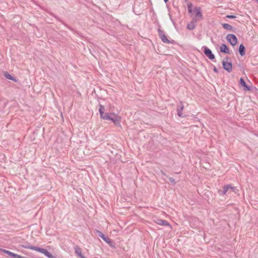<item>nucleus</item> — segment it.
<instances>
[{
    "instance_id": "39448f33",
    "label": "nucleus",
    "mask_w": 258,
    "mask_h": 258,
    "mask_svg": "<svg viewBox=\"0 0 258 258\" xmlns=\"http://www.w3.org/2000/svg\"><path fill=\"white\" fill-rule=\"evenodd\" d=\"M96 233L98 235V236L101 237L104 241H105L107 243H108L109 245H111L112 243V241L109 238L106 237L103 233H102L100 231L98 230H96Z\"/></svg>"
},
{
    "instance_id": "cd10ccee",
    "label": "nucleus",
    "mask_w": 258,
    "mask_h": 258,
    "mask_svg": "<svg viewBox=\"0 0 258 258\" xmlns=\"http://www.w3.org/2000/svg\"><path fill=\"white\" fill-rule=\"evenodd\" d=\"M164 1L165 3H166L168 1V0H164Z\"/></svg>"
},
{
    "instance_id": "4be33fe9",
    "label": "nucleus",
    "mask_w": 258,
    "mask_h": 258,
    "mask_svg": "<svg viewBox=\"0 0 258 258\" xmlns=\"http://www.w3.org/2000/svg\"><path fill=\"white\" fill-rule=\"evenodd\" d=\"M187 9L189 13L191 14L192 12H194V10L192 11V4L191 3L187 5Z\"/></svg>"
},
{
    "instance_id": "412c9836",
    "label": "nucleus",
    "mask_w": 258,
    "mask_h": 258,
    "mask_svg": "<svg viewBox=\"0 0 258 258\" xmlns=\"http://www.w3.org/2000/svg\"><path fill=\"white\" fill-rule=\"evenodd\" d=\"M105 108L102 105H99V112L100 116H102L103 114L104 113Z\"/></svg>"
},
{
    "instance_id": "4468645a",
    "label": "nucleus",
    "mask_w": 258,
    "mask_h": 258,
    "mask_svg": "<svg viewBox=\"0 0 258 258\" xmlns=\"http://www.w3.org/2000/svg\"><path fill=\"white\" fill-rule=\"evenodd\" d=\"M156 223L159 225H163V226H168L169 225V224L168 222L164 220L161 219H157L156 220Z\"/></svg>"
},
{
    "instance_id": "2eb2a0df",
    "label": "nucleus",
    "mask_w": 258,
    "mask_h": 258,
    "mask_svg": "<svg viewBox=\"0 0 258 258\" xmlns=\"http://www.w3.org/2000/svg\"><path fill=\"white\" fill-rule=\"evenodd\" d=\"M238 51L241 56H243L245 54V47L243 44H241L239 46Z\"/></svg>"
},
{
    "instance_id": "6ab92c4d",
    "label": "nucleus",
    "mask_w": 258,
    "mask_h": 258,
    "mask_svg": "<svg viewBox=\"0 0 258 258\" xmlns=\"http://www.w3.org/2000/svg\"><path fill=\"white\" fill-rule=\"evenodd\" d=\"M239 85L243 87V89H245L246 88L248 89L247 88V85L246 83H245V81L242 78H241L239 80Z\"/></svg>"
},
{
    "instance_id": "7ed1b4c3",
    "label": "nucleus",
    "mask_w": 258,
    "mask_h": 258,
    "mask_svg": "<svg viewBox=\"0 0 258 258\" xmlns=\"http://www.w3.org/2000/svg\"><path fill=\"white\" fill-rule=\"evenodd\" d=\"M158 34L159 37L161 39V40L165 43H171L173 44L174 42V40L170 41L169 40L167 36L165 35L164 32L163 30H161L160 28L158 29Z\"/></svg>"
},
{
    "instance_id": "5701e85b",
    "label": "nucleus",
    "mask_w": 258,
    "mask_h": 258,
    "mask_svg": "<svg viewBox=\"0 0 258 258\" xmlns=\"http://www.w3.org/2000/svg\"><path fill=\"white\" fill-rule=\"evenodd\" d=\"M226 18L229 19H235L236 18L235 16L231 15H227L226 16Z\"/></svg>"
},
{
    "instance_id": "20e7f679",
    "label": "nucleus",
    "mask_w": 258,
    "mask_h": 258,
    "mask_svg": "<svg viewBox=\"0 0 258 258\" xmlns=\"http://www.w3.org/2000/svg\"><path fill=\"white\" fill-rule=\"evenodd\" d=\"M226 39L232 46H235L237 43V38L235 35L233 34H228Z\"/></svg>"
},
{
    "instance_id": "9b49d317",
    "label": "nucleus",
    "mask_w": 258,
    "mask_h": 258,
    "mask_svg": "<svg viewBox=\"0 0 258 258\" xmlns=\"http://www.w3.org/2000/svg\"><path fill=\"white\" fill-rule=\"evenodd\" d=\"M220 51L221 52L229 54L230 51L228 46L225 44H222L220 47Z\"/></svg>"
},
{
    "instance_id": "1a4fd4ad",
    "label": "nucleus",
    "mask_w": 258,
    "mask_h": 258,
    "mask_svg": "<svg viewBox=\"0 0 258 258\" xmlns=\"http://www.w3.org/2000/svg\"><path fill=\"white\" fill-rule=\"evenodd\" d=\"M184 106L183 105V103L182 101L179 102V104L177 105V115L179 117H185V115H183L182 111L183 109Z\"/></svg>"
},
{
    "instance_id": "a878e982",
    "label": "nucleus",
    "mask_w": 258,
    "mask_h": 258,
    "mask_svg": "<svg viewBox=\"0 0 258 258\" xmlns=\"http://www.w3.org/2000/svg\"><path fill=\"white\" fill-rule=\"evenodd\" d=\"M169 180L170 181V182L172 183H173V184H174L175 183V180L174 179H173V178L172 177H169Z\"/></svg>"
},
{
    "instance_id": "dca6fc26",
    "label": "nucleus",
    "mask_w": 258,
    "mask_h": 258,
    "mask_svg": "<svg viewBox=\"0 0 258 258\" xmlns=\"http://www.w3.org/2000/svg\"><path fill=\"white\" fill-rule=\"evenodd\" d=\"M112 114H109V113H104L102 116H100V117L103 119L107 120H110L112 116Z\"/></svg>"
},
{
    "instance_id": "6e6552de",
    "label": "nucleus",
    "mask_w": 258,
    "mask_h": 258,
    "mask_svg": "<svg viewBox=\"0 0 258 258\" xmlns=\"http://www.w3.org/2000/svg\"><path fill=\"white\" fill-rule=\"evenodd\" d=\"M112 115L113 116H112L111 119H110V121H111L112 122H113V123L115 125L120 126L121 117L119 116L115 115L114 113H112Z\"/></svg>"
},
{
    "instance_id": "423d86ee",
    "label": "nucleus",
    "mask_w": 258,
    "mask_h": 258,
    "mask_svg": "<svg viewBox=\"0 0 258 258\" xmlns=\"http://www.w3.org/2000/svg\"><path fill=\"white\" fill-rule=\"evenodd\" d=\"M202 48L204 49V54L209 58V59L210 60H213L215 59V56L210 49L207 46H203Z\"/></svg>"
},
{
    "instance_id": "0eeeda50",
    "label": "nucleus",
    "mask_w": 258,
    "mask_h": 258,
    "mask_svg": "<svg viewBox=\"0 0 258 258\" xmlns=\"http://www.w3.org/2000/svg\"><path fill=\"white\" fill-rule=\"evenodd\" d=\"M229 189H231L233 190V191H234L235 189V187L232 186L230 184H227L223 187V190H219L218 192L220 195L224 196L226 194Z\"/></svg>"
},
{
    "instance_id": "ddd939ff",
    "label": "nucleus",
    "mask_w": 258,
    "mask_h": 258,
    "mask_svg": "<svg viewBox=\"0 0 258 258\" xmlns=\"http://www.w3.org/2000/svg\"><path fill=\"white\" fill-rule=\"evenodd\" d=\"M20 246L21 247H23V248H25L30 249H32V250H36V248H37V246H36L30 245L29 243H25V244H22L20 245Z\"/></svg>"
},
{
    "instance_id": "c85d7f7f",
    "label": "nucleus",
    "mask_w": 258,
    "mask_h": 258,
    "mask_svg": "<svg viewBox=\"0 0 258 258\" xmlns=\"http://www.w3.org/2000/svg\"><path fill=\"white\" fill-rule=\"evenodd\" d=\"M257 2H258V0H255Z\"/></svg>"
},
{
    "instance_id": "f257e3e1",
    "label": "nucleus",
    "mask_w": 258,
    "mask_h": 258,
    "mask_svg": "<svg viewBox=\"0 0 258 258\" xmlns=\"http://www.w3.org/2000/svg\"><path fill=\"white\" fill-rule=\"evenodd\" d=\"M194 13H195V16L192 18L191 22L197 25L198 22L203 19L201 8L200 7H196L194 10Z\"/></svg>"
},
{
    "instance_id": "aec40b11",
    "label": "nucleus",
    "mask_w": 258,
    "mask_h": 258,
    "mask_svg": "<svg viewBox=\"0 0 258 258\" xmlns=\"http://www.w3.org/2000/svg\"><path fill=\"white\" fill-rule=\"evenodd\" d=\"M197 25L191 21L187 25V29L191 30L195 29Z\"/></svg>"
},
{
    "instance_id": "a211bd4d",
    "label": "nucleus",
    "mask_w": 258,
    "mask_h": 258,
    "mask_svg": "<svg viewBox=\"0 0 258 258\" xmlns=\"http://www.w3.org/2000/svg\"><path fill=\"white\" fill-rule=\"evenodd\" d=\"M4 76L8 79L13 81L15 82H17L16 79L11 75L8 72H5L4 74Z\"/></svg>"
},
{
    "instance_id": "b1692460",
    "label": "nucleus",
    "mask_w": 258,
    "mask_h": 258,
    "mask_svg": "<svg viewBox=\"0 0 258 258\" xmlns=\"http://www.w3.org/2000/svg\"><path fill=\"white\" fill-rule=\"evenodd\" d=\"M48 258H56L54 255H53L50 252L47 255Z\"/></svg>"
},
{
    "instance_id": "393cba45",
    "label": "nucleus",
    "mask_w": 258,
    "mask_h": 258,
    "mask_svg": "<svg viewBox=\"0 0 258 258\" xmlns=\"http://www.w3.org/2000/svg\"><path fill=\"white\" fill-rule=\"evenodd\" d=\"M247 88H249V89H247V88H246L245 89H243V90L244 91H251V92L253 91L251 87L247 86Z\"/></svg>"
},
{
    "instance_id": "f8f14e48",
    "label": "nucleus",
    "mask_w": 258,
    "mask_h": 258,
    "mask_svg": "<svg viewBox=\"0 0 258 258\" xmlns=\"http://www.w3.org/2000/svg\"><path fill=\"white\" fill-rule=\"evenodd\" d=\"M221 25L224 29L235 32L236 29L233 28V27L227 23H223Z\"/></svg>"
},
{
    "instance_id": "9d476101",
    "label": "nucleus",
    "mask_w": 258,
    "mask_h": 258,
    "mask_svg": "<svg viewBox=\"0 0 258 258\" xmlns=\"http://www.w3.org/2000/svg\"><path fill=\"white\" fill-rule=\"evenodd\" d=\"M1 250L5 253L8 254L12 257L13 258H20V255L14 253L9 250L5 249H1Z\"/></svg>"
},
{
    "instance_id": "f03ea898",
    "label": "nucleus",
    "mask_w": 258,
    "mask_h": 258,
    "mask_svg": "<svg viewBox=\"0 0 258 258\" xmlns=\"http://www.w3.org/2000/svg\"><path fill=\"white\" fill-rule=\"evenodd\" d=\"M228 60H231V58L228 56L224 58L222 61L223 68L228 73H230L232 70V64L231 61H228Z\"/></svg>"
},
{
    "instance_id": "f3484780",
    "label": "nucleus",
    "mask_w": 258,
    "mask_h": 258,
    "mask_svg": "<svg viewBox=\"0 0 258 258\" xmlns=\"http://www.w3.org/2000/svg\"><path fill=\"white\" fill-rule=\"evenodd\" d=\"M36 251L44 254L46 256L50 252L46 249L40 248L39 247H37Z\"/></svg>"
},
{
    "instance_id": "bb28decb",
    "label": "nucleus",
    "mask_w": 258,
    "mask_h": 258,
    "mask_svg": "<svg viewBox=\"0 0 258 258\" xmlns=\"http://www.w3.org/2000/svg\"><path fill=\"white\" fill-rule=\"evenodd\" d=\"M213 71L215 73H218V71L217 70V69L216 68V67H214V68H213Z\"/></svg>"
}]
</instances>
